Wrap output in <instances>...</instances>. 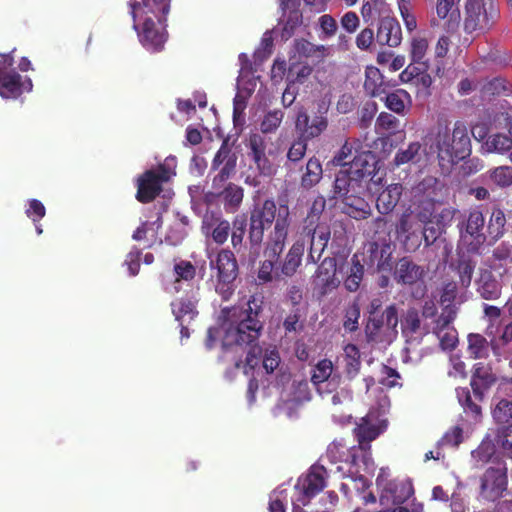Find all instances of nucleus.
<instances>
[{
	"mask_svg": "<svg viewBox=\"0 0 512 512\" xmlns=\"http://www.w3.org/2000/svg\"><path fill=\"white\" fill-rule=\"evenodd\" d=\"M423 276L424 269L408 257H403L396 263L394 279L397 283L413 285L421 280Z\"/></svg>",
	"mask_w": 512,
	"mask_h": 512,
	"instance_id": "nucleus-23",
	"label": "nucleus"
},
{
	"mask_svg": "<svg viewBox=\"0 0 512 512\" xmlns=\"http://www.w3.org/2000/svg\"><path fill=\"white\" fill-rule=\"evenodd\" d=\"M476 263L468 258H461L457 264V273L463 287L470 286Z\"/></svg>",
	"mask_w": 512,
	"mask_h": 512,
	"instance_id": "nucleus-53",
	"label": "nucleus"
},
{
	"mask_svg": "<svg viewBox=\"0 0 512 512\" xmlns=\"http://www.w3.org/2000/svg\"><path fill=\"white\" fill-rule=\"evenodd\" d=\"M491 180L500 187L512 185V167L500 166L491 171Z\"/></svg>",
	"mask_w": 512,
	"mask_h": 512,
	"instance_id": "nucleus-58",
	"label": "nucleus"
},
{
	"mask_svg": "<svg viewBox=\"0 0 512 512\" xmlns=\"http://www.w3.org/2000/svg\"><path fill=\"white\" fill-rule=\"evenodd\" d=\"M332 371L333 364L331 360H320L313 370L311 381L317 386L326 383L328 391L331 392L332 388H335L340 382V376L331 377ZM321 389V387H318L319 391H321Z\"/></svg>",
	"mask_w": 512,
	"mask_h": 512,
	"instance_id": "nucleus-26",
	"label": "nucleus"
},
{
	"mask_svg": "<svg viewBox=\"0 0 512 512\" xmlns=\"http://www.w3.org/2000/svg\"><path fill=\"white\" fill-rule=\"evenodd\" d=\"M174 273L176 275V279L174 281V292L179 291V287L177 284L181 280L191 281L196 276V267L187 260H180L174 265Z\"/></svg>",
	"mask_w": 512,
	"mask_h": 512,
	"instance_id": "nucleus-46",
	"label": "nucleus"
},
{
	"mask_svg": "<svg viewBox=\"0 0 512 512\" xmlns=\"http://www.w3.org/2000/svg\"><path fill=\"white\" fill-rule=\"evenodd\" d=\"M323 169L321 162L316 157H311L305 167V171L301 177V186L304 189H310L318 184L322 178Z\"/></svg>",
	"mask_w": 512,
	"mask_h": 512,
	"instance_id": "nucleus-40",
	"label": "nucleus"
},
{
	"mask_svg": "<svg viewBox=\"0 0 512 512\" xmlns=\"http://www.w3.org/2000/svg\"><path fill=\"white\" fill-rule=\"evenodd\" d=\"M364 276V264L361 263L358 255L351 258L349 273L344 280V286L349 292H356L361 285Z\"/></svg>",
	"mask_w": 512,
	"mask_h": 512,
	"instance_id": "nucleus-42",
	"label": "nucleus"
},
{
	"mask_svg": "<svg viewBox=\"0 0 512 512\" xmlns=\"http://www.w3.org/2000/svg\"><path fill=\"white\" fill-rule=\"evenodd\" d=\"M33 84L30 78L25 77L23 80L21 75L15 70H2L0 66V95L6 99H16L20 97L24 91L30 92Z\"/></svg>",
	"mask_w": 512,
	"mask_h": 512,
	"instance_id": "nucleus-14",
	"label": "nucleus"
},
{
	"mask_svg": "<svg viewBox=\"0 0 512 512\" xmlns=\"http://www.w3.org/2000/svg\"><path fill=\"white\" fill-rule=\"evenodd\" d=\"M222 198L224 209L228 213H234L240 207L243 197L244 191L242 187L229 183L219 194Z\"/></svg>",
	"mask_w": 512,
	"mask_h": 512,
	"instance_id": "nucleus-36",
	"label": "nucleus"
},
{
	"mask_svg": "<svg viewBox=\"0 0 512 512\" xmlns=\"http://www.w3.org/2000/svg\"><path fill=\"white\" fill-rule=\"evenodd\" d=\"M392 493L393 503L402 504L407 501L413 494V488L410 484L395 483L393 489H389Z\"/></svg>",
	"mask_w": 512,
	"mask_h": 512,
	"instance_id": "nucleus-61",
	"label": "nucleus"
},
{
	"mask_svg": "<svg viewBox=\"0 0 512 512\" xmlns=\"http://www.w3.org/2000/svg\"><path fill=\"white\" fill-rule=\"evenodd\" d=\"M283 118L284 113L280 109L267 112L260 123L262 133L268 134L275 132L282 123Z\"/></svg>",
	"mask_w": 512,
	"mask_h": 512,
	"instance_id": "nucleus-49",
	"label": "nucleus"
},
{
	"mask_svg": "<svg viewBox=\"0 0 512 512\" xmlns=\"http://www.w3.org/2000/svg\"><path fill=\"white\" fill-rule=\"evenodd\" d=\"M421 319L418 311L414 308L407 310L402 320L403 333L416 334L420 331Z\"/></svg>",
	"mask_w": 512,
	"mask_h": 512,
	"instance_id": "nucleus-55",
	"label": "nucleus"
},
{
	"mask_svg": "<svg viewBox=\"0 0 512 512\" xmlns=\"http://www.w3.org/2000/svg\"><path fill=\"white\" fill-rule=\"evenodd\" d=\"M440 341V346L443 350L452 351L458 344V332L453 328L434 332Z\"/></svg>",
	"mask_w": 512,
	"mask_h": 512,
	"instance_id": "nucleus-56",
	"label": "nucleus"
},
{
	"mask_svg": "<svg viewBox=\"0 0 512 512\" xmlns=\"http://www.w3.org/2000/svg\"><path fill=\"white\" fill-rule=\"evenodd\" d=\"M343 373L345 377L352 381L361 370V352L359 348L352 343H348L343 348Z\"/></svg>",
	"mask_w": 512,
	"mask_h": 512,
	"instance_id": "nucleus-27",
	"label": "nucleus"
},
{
	"mask_svg": "<svg viewBox=\"0 0 512 512\" xmlns=\"http://www.w3.org/2000/svg\"><path fill=\"white\" fill-rule=\"evenodd\" d=\"M236 165L237 155L229 146L228 139H224L211 163L212 170H219L213 178V188H222L225 182L235 173Z\"/></svg>",
	"mask_w": 512,
	"mask_h": 512,
	"instance_id": "nucleus-12",
	"label": "nucleus"
},
{
	"mask_svg": "<svg viewBox=\"0 0 512 512\" xmlns=\"http://www.w3.org/2000/svg\"><path fill=\"white\" fill-rule=\"evenodd\" d=\"M364 89L371 97H381L385 94L386 85L380 70L369 66L365 70Z\"/></svg>",
	"mask_w": 512,
	"mask_h": 512,
	"instance_id": "nucleus-33",
	"label": "nucleus"
},
{
	"mask_svg": "<svg viewBox=\"0 0 512 512\" xmlns=\"http://www.w3.org/2000/svg\"><path fill=\"white\" fill-rule=\"evenodd\" d=\"M217 280L222 283H233L238 276V263L234 253L229 249H221L216 257Z\"/></svg>",
	"mask_w": 512,
	"mask_h": 512,
	"instance_id": "nucleus-21",
	"label": "nucleus"
},
{
	"mask_svg": "<svg viewBox=\"0 0 512 512\" xmlns=\"http://www.w3.org/2000/svg\"><path fill=\"white\" fill-rule=\"evenodd\" d=\"M485 217L479 209L469 211L466 218L459 224V233L462 243L469 253H479L487 236L483 233Z\"/></svg>",
	"mask_w": 512,
	"mask_h": 512,
	"instance_id": "nucleus-7",
	"label": "nucleus"
},
{
	"mask_svg": "<svg viewBox=\"0 0 512 512\" xmlns=\"http://www.w3.org/2000/svg\"><path fill=\"white\" fill-rule=\"evenodd\" d=\"M363 194L362 186L357 183V180L349 173L347 168L339 170L336 174L333 185V198H345L350 194Z\"/></svg>",
	"mask_w": 512,
	"mask_h": 512,
	"instance_id": "nucleus-24",
	"label": "nucleus"
},
{
	"mask_svg": "<svg viewBox=\"0 0 512 512\" xmlns=\"http://www.w3.org/2000/svg\"><path fill=\"white\" fill-rule=\"evenodd\" d=\"M246 305L244 309L238 307L222 309L223 317L229 322L225 328L223 346H245L248 349L245 364L254 368L262 355V348L258 344L263 329L258 319L262 308L257 304L255 296H251Z\"/></svg>",
	"mask_w": 512,
	"mask_h": 512,
	"instance_id": "nucleus-2",
	"label": "nucleus"
},
{
	"mask_svg": "<svg viewBox=\"0 0 512 512\" xmlns=\"http://www.w3.org/2000/svg\"><path fill=\"white\" fill-rule=\"evenodd\" d=\"M487 151L505 152L512 148V139L503 134H496L486 142Z\"/></svg>",
	"mask_w": 512,
	"mask_h": 512,
	"instance_id": "nucleus-57",
	"label": "nucleus"
},
{
	"mask_svg": "<svg viewBox=\"0 0 512 512\" xmlns=\"http://www.w3.org/2000/svg\"><path fill=\"white\" fill-rule=\"evenodd\" d=\"M307 142L308 140L298 137V139L292 143L291 147L288 150V160L291 162L300 161L306 153Z\"/></svg>",
	"mask_w": 512,
	"mask_h": 512,
	"instance_id": "nucleus-64",
	"label": "nucleus"
},
{
	"mask_svg": "<svg viewBox=\"0 0 512 512\" xmlns=\"http://www.w3.org/2000/svg\"><path fill=\"white\" fill-rule=\"evenodd\" d=\"M281 9L283 10V36L291 37L297 27L302 24L303 16L299 9V3L291 0H281Z\"/></svg>",
	"mask_w": 512,
	"mask_h": 512,
	"instance_id": "nucleus-25",
	"label": "nucleus"
},
{
	"mask_svg": "<svg viewBox=\"0 0 512 512\" xmlns=\"http://www.w3.org/2000/svg\"><path fill=\"white\" fill-rule=\"evenodd\" d=\"M403 192L401 184H391L384 189L376 199V208L380 214L391 213L398 204Z\"/></svg>",
	"mask_w": 512,
	"mask_h": 512,
	"instance_id": "nucleus-28",
	"label": "nucleus"
},
{
	"mask_svg": "<svg viewBox=\"0 0 512 512\" xmlns=\"http://www.w3.org/2000/svg\"><path fill=\"white\" fill-rule=\"evenodd\" d=\"M305 250V243L297 240L290 247L285 260L281 267V272L285 276H292L297 271L302 261V256Z\"/></svg>",
	"mask_w": 512,
	"mask_h": 512,
	"instance_id": "nucleus-34",
	"label": "nucleus"
},
{
	"mask_svg": "<svg viewBox=\"0 0 512 512\" xmlns=\"http://www.w3.org/2000/svg\"><path fill=\"white\" fill-rule=\"evenodd\" d=\"M376 42L381 46L398 47L402 42V29L395 17L382 15L378 18Z\"/></svg>",
	"mask_w": 512,
	"mask_h": 512,
	"instance_id": "nucleus-17",
	"label": "nucleus"
},
{
	"mask_svg": "<svg viewBox=\"0 0 512 512\" xmlns=\"http://www.w3.org/2000/svg\"><path fill=\"white\" fill-rule=\"evenodd\" d=\"M398 309L396 304H391L385 310L374 316H368L365 326V336L368 343H381L386 335L397 334Z\"/></svg>",
	"mask_w": 512,
	"mask_h": 512,
	"instance_id": "nucleus-6",
	"label": "nucleus"
},
{
	"mask_svg": "<svg viewBox=\"0 0 512 512\" xmlns=\"http://www.w3.org/2000/svg\"><path fill=\"white\" fill-rule=\"evenodd\" d=\"M249 156L263 175H269L272 165L266 155L267 140L259 133L251 134L248 140Z\"/></svg>",
	"mask_w": 512,
	"mask_h": 512,
	"instance_id": "nucleus-20",
	"label": "nucleus"
},
{
	"mask_svg": "<svg viewBox=\"0 0 512 512\" xmlns=\"http://www.w3.org/2000/svg\"><path fill=\"white\" fill-rule=\"evenodd\" d=\"M247 226L249 227V222L245 216H236L232 223V231L231 234V243L234 249L239 251V248L242 247L243 239L245 233L247 231Z\"/></svg>",
	"mask_w": 512,
	"mask_h": 512,
	"instance_id": "nucleus-47",
	"label": "nucleus"
},
{
	"mask_svg": "<svg viewBox=\"0 0 512 512\" xmlns=\"http://www.w3.org/2000/svg\"><path fill=\"white\" fill-rule=\"evenodd\" d=\"M381 433L379 426L370 416L360 418L353 429V434L358 442L359 449L367 451L370 449V443Z\"/></svg>",
	"mask_w": 512,
	"mask_h": 512,
	"instance_id": "nucleus-22",
	"label": "nucleus"
},
{
	"mask_svg": "<svg viewBox=\"0 0 512 512\" xmlns=\"http://www.w3.org/2000/svg\"><path fill=\"white\" fill-rule=\"evenodd\" d=\"M376 41V35L370 27L362 29L356 36L355 44L361 51H369Z\"/></svg>",
	"mask_w": 512,
	"mask_h": 512,
	"instance_id": "nucleus-59",
	"label": "nucleus"
},
{
	"mask_svg": "<svg viewBox=\"0 0 512 512\" xmlns=\"http://www.w3.org/2000/svg\"><path fill=\"white\" fill-rule=\"evenodd\" d=\"M429 69V64L417 65L411 60L409 65L401 72L400 78L403 82H410L414 78L423 75Z\"/></svg>",
	"mask_w": 512,
	"mask_h": 512,
	"instance_id": "nucleus-62",
	"label": "nucleus"
},
{
	"mask_svg": "<svg viewBox=\"0 0 512 512\" xmlns=\"http://www.w3.org/2000/svg\"><path fill=\"white\" fill-rule=\"evenodd\" d=\"M493 419L499 424H507L512 420V400L501 399L492 410Z\"/></svg>",
	"mask_w": 512,
	"mask_h": 512,
	"instance_id": "nucleus-51",
	"label": "nucleus"
},
{
	"mask_svg": "<svg viewBox=\"0 0 512 512\" xmlns=\"http://www.w3.org/2000/svg\"><path fill=\"white\" fill-rule=\"evenodd\" d=\"M360 195L352 193L343 199V212L357 220L367 219L372 212L369 203Z\"/></svg>",
	"mask_w": 512,
	"mask_h": 512,
	"instance_id": "nucleus-30",
	"label": "nucleus"
},
{
	"mask_svg": "<svg viewBox=\"0 0 512 512\" xmlns=\"http://www.w3.org/2000/svg\"><path fill=\"white\" fill-rule=\"evenodd\" d=\"M499 17L495 0H466L463 28L466 33H484Z\"/></svg>",
	"mask_w": 512,
	"mask_h": 512,
	"instance_id": "nucleus-5",
	"label": "nucleus"
},
{
	"mask_svg": "<svg viewBox=\"0 0 512 512\" xmlns=\"http://www.w3.org/2000/svg\"><path fill=\"white\" fill-rule=\"evenodd\" d=\"M435 144L441 167H449L458 161L464 160L471 154V140L468 128L462 121L454 123L452 134L446 122L443 125L439 123Z\"/></svg>",
	"mask_w": 512,
	"mask_h": 512,
	"instance_id": "nucleus-4",
	"label": "nucleus"
},
{
	"mask_svg": "<svg viewBox=\"0 0 512 512\" xmlns=\"http://www.w3.org/2000/svg\"><path fill=\"white\" fill-rule=\"evenodd\" d=\"M201 231L206 237H211L216 244L223 245L228 240L231 225L220 212L207 211L202 218Z\"/></svg>",
	"mask_w": 512,
	"mask_h": 512,
	"instance_id": "nucleus-15",
	"label": "nucleus"
},
{
	"mask_svg": "<svg viewBox=\"0 0 512 512\" xmlns=\"http://www.w3.org/2000/svg\"><path fill=\"white\" fill-rule=\"evenodd\" d=\"M493 262H497L499 267L512 264V243L508 241L501 242L492 252Z\"/></svg>",
	"mask_w": 512,
	"mask_h": 512,
	"instance_id": "nucleus-52",
	"label": "nucleus"
},
{
	"mask_svg": "<svg viewBox=\"0 0 512 512\" xmlns=\"http://www.w3.org/2000/svg\"><path fill=\"white\" fill-rule=\"evenodd\" d=\"M459 403L463 407L466 415L470 416L474 421L480 420L482 417V408L479 401L473 400L471 393L467 387L458 388L456 390Z\"/></svg>",
	"mask_w": 512,
	"mask_h": 512,
	"instance_id": "nucleus-41",
	"label": "nucleus"
},
{
	"mask_svg": "<svg viewBox=\"0 0 512 512\" xmlns=\"http://www.w3.org/2000/svg\"><path fill=\"white\" fill-rule=\"evenodd\" d=\"M169 178V171L164 165L145 171L137 179L136 199L143 204L152 202L162 192V185Z\"/></svg>",
	"mask_w": 512,
	"mask_h": 512,
	"instance_id": "nucleus-10",
	"label": "nucleus"
},
{
	"mask_svg": "<svg viewBox=\"0 0 512 512\" xmlns=\"http://www.w3.org/2000/svg\"><path fill=\"white\" fill-rule=\"evenodd\" d=\"M422 145L420 142H411L406 149L396 152L394 163L397 166L407 163H418L421 160Z\"/></svg>",
	"mask_w": 512,
	"mask_h": 512,
	"instance_id": "nucleus-44",
	"label": "nucleus"
},
{
	"mask_svg": "<svg viewBox=\"0 0 512 512\" xmlns=\"http://www.w3.org/2000/svg\"><path fill=\"white\" fill-rule=\"evenodd\" d=\"M269 231L267 240L264 243V257L266 258L258 270V279L264 283L270 282L275 263L282 254L291 225V217L288 206L282 205L277 210L273 199H266L262 203L253 205L249 212L248 241L250 250L255 258L259 256L263 244L265 230Z\"/></svg>",
	"mask_w": 512,
	"mask_h": 512,
	"instance_id": "nucleus-1",
	"label": "nucleus"
},
{
	"mask_svg": "<svg viewBox=\"0 0 512 512\" xmlns=\"http://www.w3.org/2000/svg\"><path fill=\"white\" fill-rule=\"evenodd\" d=\"M327 471L324 466H312L308 474L301 482L303 498L300 499L303 505L309 503L310 499L318 495L326 487Z\"/></svg>",
	"mask_w": 512,
	"mask_h": 512,
	"instance_id": "nucleus-19",
	"label": "nucleus"
},
{
	"mask_svg": "<svg viewBox=\"0 0 512 512\" xmlns=\"http://www.w3.org/2000/svg\"><path fill=\"white\" fill-rule=\"evenodd\" d=\"M467 341V351L471 358L482 359L488 357L491 343H489L483 335L478 333H470L467 336Z\"/></svg>",
	"mask_w": 512,
	"mask_h": 512,
	"instance_id": "nucleus-43",
	"label": "nucleus"
},
{
	"mask_svg": "<svg viewBox=\"0 0 512 512\" xmlns=\"http://www.w3.org/2000/svg\"><path fill=\"white\" fill-rule=\"evenodd\" d=\"M337 260L335 257H325L319 264L315 275L314 283L320 289L321 295H326L340 285L336 276Z\"/></svg>",
	"mask_w": 512,
	"mask_h": 512,
	"instance_id": "nucleus-18",
	"label": "nucleus"
},
{
	"mask_svg": "<svg viewBox=\"0 0 512 512\" xmlns=\"http://www.w3.org/2000/svg\"><path fill=\"white\" fill-rule=\"evenodd\" d=\"M379 161L376 155L371 151H363L358 153L351 162L347 170L353 176L357 183L362 186L365 192L368 189V184H380L382 176H379Z\"/></svg>",
	"mask_w": 512,
	"mask_h": 512,
	"instance_id": "nucleus-8",
	"label": "nucleus"
},
{
	"mask_svg": "<svg viewBox=\"0 0 512 512\" xmlns=\"http://www.w3.org/2000/svg\"><path fill=\"white\" fill-rule=\"evenodd\" d=\"M460 0H437L436 1V14L440 20H445L447 28L455 29L459 26Z\"/></svg>",
	"mask_w": 512,
	"mask_h": 512,
	"instance_id": "nucleus-29",
	"label": "nucleus"
},
{
	"mask_svg": "<svg viewBox=\"0 0 512 512\" xmlns=\"http://www.w3.org/2000/svg\"><path fill=\"white\" fill-rule=\"evenodd\" d=\"M295 49L299 55L304 57H312L317 53H323L325 47L323 45L317 46L305 39L297 40Z\"/></svg>",
	"mask_w": 512,
	"mask_h": 512,
	"instance_id": "nucleus-63",
	"label": "nucleus"
},
{
	"mask_svg": "<svg viewBox=\"0 0 512 512\" xmlns=\"http://www.w3.org/2000/svg\"><path fill=\"white\" fill-rule=\"evenodd\" d=\"M384 95V97L381 96L380 98L384 100L385 106L397 114H403L406 104L411 103L410 94L404 89H397L391 93L385 91Z\"/></svg>",
	"mask_w": 512,
	"mask_h": 512,
	"instance_id": "nucleus-39",
	"label": "nucleus"
},
{
	"mask_svg": "<svg viewBox=\"0 0 512 512\" xmlns=\"http://www.w3.org/2000/svg\"><path fill=\"white\" fill-rule=\"evenodd\" d=\"M477 286L478 293L485 300H496L501 295V285L489 271L481 273Z\"/></svg>",
	"mask_w": 512,
	"mask_h": 512,
	"instance_id": "nucleus-32",
	"label": "nucleus"
},
{
	"mask_svg": "<svg viewBox=\"0 0 512 512\" xmlns=\"http://www.w3.org/2000/svg\"><path fill=\"white\" fill-rule=\"evenodd\" d=\"M495 454V444L491 441H483L481 444L472 452L473 458L477 462L487 463Z\"/></svg>",
	"mask_w": 512,
	"mask_h": 512,
	"instance_id": "nucleus-60",
	"label": "nucleus"
},
{
	"mask_svg": "<svg viewBox=\"0 0 512 512\" xmlns=\"http://www.w3.org/2000/svg\"><path fill=\"white\" fill-rule=\"evenodd\" d=\"M508 484L507 467L504 462L489 467L481 477L479 497L481 500L494 502L502 497Z\"/></svg>",
	"mask_w": 512,
	"mask_h": 512,
	"instance_id": "nucleus-9",
	"label": "nucleus"
},
{
	"mask_svg": "<svg viewBox=\"0 0 512 512\" xmlns=\"http://www.w3.org/2000/svg\"><path fill=\"white\" fill-rule=\"evenodd\" d=\"M360 306L354 301L345 308L343 327L347 332H355L359 328Z\"/></svg>",
	"mask_w": 512,
	"mask_h": 512,
	"instance_id": "nucleus-50",
	"label": "nucleus"
},
{
	"mask_svg": "<svg viewBox=\"0 0 512 512\" xmlns=\"http://www.w3.org/2000/svg\"><path fill=\"white\" fill-rule=\"evenodd\" d=\"M496 382L497 376L490 365L482 362L474 364L470 380L474 399L482 402L484 400L485 393L491 389Z\"/></svg>",
	"mask_w": 512,
	"mask_h": 512,
	"instance_id": "nucleus-16",
	"label": "nucleus"
},
{
	"mask_svg": "<svg viewBox=\"0 0 512 512\" xmlns=\"http://www.w3.org/2000/svg\"><path fill=\"white\" fill-rule=\"evenodd\" d=\"M495 442L503 453L512 458V425H503L497 429Z\"/></svg>",
	"mask_w": 512,
	"mask_h": 512,
	"instance_id": "nucleus-48",
	"label": "nucleus"
},
{
	"mask_svg": "<svg viewBox=\"0 0 512 512\" xmlns=\"http://www.w3.org/2000/svg\"><path fill=\"white\" fill-rule=\"evenodd\" d=\"M171 309L175 319L179 322L185 321L186 318L189 321L193 320L198 315L197 301L188 297L172 301Z\"/></svg>",
	"mask_w": 512,
	"mask_h": 512,
	"instance_id": "nucleus-35",
	"label": "nucleus"
},
{
	"mask_svg": "<svg viewBox=\"0 0 512 512\" xmlns=\"http://www.w3.org/2000/svg\"><path fill=\"white\" fill-rule=\"evenodd\" d=\"M328 107L324 101L318 104V112L311 118L306 109L300 108L296 115L295 129L305 140H311L321 135L328 126V119L325 116Z\"/></svg>",
	"mask_w": 512,
	"mask_h": 512,
	"instance_id": "nucleus-11",
	"label": "nucleus"
},
{
	"mask_svg": "<svg viewBox=\"0 0 512 512\" xmlns=\"http://www.w3.org/2000/svg\"><path fill=\"white\" fill-rule=\"evenodd\" d=\"M506 217L500 208H494L487 225L489 244L498 241L505 233Z\"/></svg>",
	"mask_w": 512,
	"mask_h": 512,
	"instance_id": "nucleus-38",
	"label": "nucleus"
},
{
	"mask_svg": "<svg viewBox=\"0 0 512 512\" xmlns=\"http://www.w3.org/2000/svg\"><path fill=\"white\" fill-rule=\"evenodd\" d=\"M171 0H130L129 13L140 43L149 51L159 52L168 39L167 15Z\"/></svg>",
	"mask_w": 512,
	"mask_h": 512,
	"instance_id": "nucleus-3",
	"label": "nucleus"
},
{
	"mask_svg": "<svg viewBox=\"0 0 512 512\" xmlns=\"http://www.w3.org/2000/svg\"><path fill=\"white\" fill-rule=\"evenodd\" d=\"M399 127V120L392 114L382 112L376 120V129L381 134H394Z\"/></svg>",
	"mask_w": 512,
	"mask_h": 512,
	"instance_id": "nucleus-54",
	"label": "nucleus"
},
{
	"mask_svg": "<svg viewBox=\"0 0 512 512\" xmlns=\"http://www.w3.org/2000/svg\"><path fill=\"white\" fill-rule=\"evenodd\" d=\"M506 308L511 320L505 322V320L502 319L500 321L502 325L497 327L494 337L491 340V348L496 355L499 354L498 349L512 343V299L507 301Z\"/></svg>",
	"mask_w": 512,
	"mask_h": 512,
	"instance_id": "nucleus-31",
	"label": "nucleus"
},
{
	"mask_svg": "<svg viewBox=\"0 0 512 512\" xmlns=\"http://www.w3.org/2000/svg\"><path fill=\"white\" fill-rule=\"evenodd\" d=\"M428 231V228L422 229L420 225H418L417 229L410 231V233H405L402 237L398 238L401 240L407 252H414L420 247L422 238H424L426 246L431 245L436 240V236H433L431 240L428 238Z\"/></svg>",
	"mask_w": 512,
	"mask_h": 512,
	"instance_id": "nucleus-37",
	"label": "nucleus"
},
{
	"mask_svg": "<svg viewBox=\"0 0 512 512\" xmlns=\"http://www.w3.org/2000/svg\"><path fill=\"white\" fill-rule=\"evenodd\" d=\"M427 50L428 41L425 38H413L410 45V59L417 65L429 64Z\"/></svg>",
	"mask_w": 512,
	"mask_h": 512,
	"instance_id": "nucleus-45",
	"label": "nucleus"
},
{
	"mask_svg": "<svg viewBox=\"0 0 512 512\" xmlns=\"http://www.w3.org/2000/svg\"><path fill=\"white\" fill-rule=\"evenodd\" d=\"M363 262L372 273H389L393 268L392 249L389 244L369 243Z\"/></svg>",
	"mask_w": 512,
	"mask_h": 512,
	"instance_id": "nucleus-13",
	"label": "nucleus"
}]
</instances>
